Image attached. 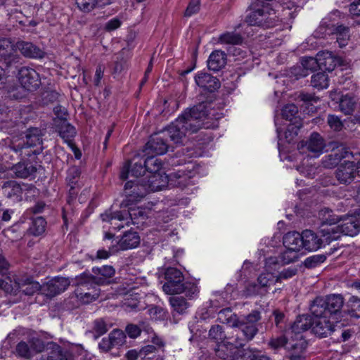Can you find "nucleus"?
I'll list each match as a JSON object with an SVG mask.
<instances>
[{
    "label": "nucleus",
    "mask_w": 360,
    "mask_h": 360,
    "mask_svg": "<svg viewBox=\"0 0 360 360\" xmlns=\"http://www.w3.org/2000/svg\"><path fill=\"white\" fill-rule=\"evenodd\" d=\"M207 117L206 106L200 103L184 111L165 129L150 136L146 143L147 148L156 155H163L168 150V138L174 143H179L187 133L197 132L204 127V120Z\"/></svg>",
    "instance_id": "nucleus-1"
},
{
    "label": "nucleus",
    "mask_w": 360,
    "mask_h": 360,
    "mask_svg": "<svg viewBox=\"0 0 360 360\" xmlns=\"http://www.w3.org/2000/svg\"><path fill=\"white\" fill-rule=\"evenodd\" d=\"M165 280L162 285L163 291L167 295L180 294L184 292L190 299L194 298L199 292L196 284L185 281V278L181 270L176 267H167L165 270Z\"/></svg>",
    "instance_id": "nucleus-2"
},
{
    "label": "nucleus",
    "mask_w": 360,
    "mask_h": 360,
    "mask_svg": "<svg viewBox=\"0 0 360 360\" xmlns=\"http://www.w3.org/2000/svg\"><path fill=\"white\" fill-rule=\"evenodd\" d=\"M261 313L258 310H253L248 315L243 316V321H238L233 323L232 328H238V332L232 336L230 342L233 349L244 347L248 342L252 340L259 332V321L261 320Z\"/></svg>",
    "instance_id": "nucleus-3"
},
{
    "label": "nucleus",
    "mask_w": 360,
    "mask_h": 360,
    "mask_svg": "<svg viewBox=\"0 0 360 360\" xmlns=\"http://www.w3.org/2000/svg\"><path fill=\"white\" fill-rule=\"evenodd\" d=\"M345 300L340 294H331L326 297H316L310 305L312 315H326L340 317Z\"/></svg>",
    "instance_id": "nucleus-4"
},
{
    "label": "nucleus",
    "mask_w": 360,
    "mask_h": 360,
    "mask_svg": "<svg viewBox=\"0 0 360 360\" xmlns=\"http://www.w3.org/2000/svg\"><path fill=\"white\" fill-rule=\"evenodd\" d=\"M360 231V220L354 217L344 219L340 224L329 229H323L326 242L338 240L341 234L354 236Z\"/></svg>",
    "instance_id": "nucleus-5"
},
{
    "label": "nucleus",
    "mask_w": 360,
    "mask_h": 360,
    "mask_svg": "<svg viewBox=\"0 0 360 360\" xmlns=\"http://www.w3.org/2000/svg\"><path fill=\"white\" fill-rule=\"evenodd\" d=\"M18 79L21 86L30 91L38 89L41 85L39 75L33 68L23 66L18 69Z\"/></svg>",
    "instance_id": "nucleus-6"
},
{
    "label": "nucleus",
    "mask_w": 360,
    "mask_h": 360,
    "mask_svg": "<svg viewBox=\"0 0 360 360\" xmlns=\"http://www.w3.org/2000/svg\"><path fill=\"white\" fill-rule=\"evenodd\" d=\"M70 285L68 278L57 276L41 285V294L51 298L64 292Z\"/></svg>",
    "instance_id": "nucleus-7"
},
{
    "label": "nucleus",
    "mask_w": 360,
    "mask_h": 360,
    "mask_svg": "<svg viewBox=\"0 0 360 360\" xmlns=\"http://www.w3.org/2000/svg\"><path fill=\"white\" fill-rule=\"evenodd\" d=\"M312 332L319 338H326L336 330L337 326L329 320V316L313 315Z\"/></svg>",
    "instance_id": "nucleus-8"
},
{
    "label": "nucleus",
    "mask_w": 360,
    "mask_h": 360,
    "mask_svg": "<svg viewBox=\"0 0 360 360\" xmlns=\"http://www.w3.org/2000/svg\"><path fill=\"white\" fill-rule=\"evenodd\" d=\"M313 317L308 314L300 315L297 317L296 320L287 328L288 332H291L292 338L305 339L303 333L312 329Z\"/></svg>",
    "instance_id": "nucleus-9"
},
{
    "label": "nucleus",
    "mask_w": 360,
    "mask_h": 360,
    "mask_svg": "<svg viewBox=\"0 0 360 360\" xmlns=\"http://www.w3.org/2000/svg\"><path fill=\"white\" fill-rule=\"evenodd\" d=\"M124 193L128 201L131 202L139 201L148 193L147 188L145 186L143 179L141 182L139 181H129L125 184Z\"/></svg>",
    "instance_id": "nucleus-10"
},
{
    "label": "nucleus",
    "mask_w": 360,
    "mask_h": 360,
    "mask_svg": "<svg viewBox=\"0 0 360 360\" xmlns=\"http://www.w3.org/2000/svg\"><path fill=\"white\" fill-rule=\"evenodd\" d=\"M307 345L306 339L292 338L286 351L289 360H306Z\"/></svg>",
    "instance_id": "nucleus-11"
},
{
    "label": "nucleus",
    "mask_w": 360,
    "mask_h": 360,
    "mask_svg": "<svg viewBox=\"0 0 360 360\" xmlns=\"http://www.w3.org/2000/svg\"><path fill=\"white\" fill-rule=\"evenodd\" d=\"M335 174L337 180L340 184H351L356 174L355 162L352 161H345L338 166Z\"/></svg>",
    "instance_id": "nucleus-12"
},
{
    "label": "nucleus",
    "mask_w": 360,
    "mask_h": 360,
    "mask_svg": "<svg viewBox=\"0 0 360 360\" xmlns=\"http://www.w3.org/2000/svg\"><path fill=\"white\" fill-rule=\"evenodd\" d=\"M349 153L348 149L342 145L337 146L331 150L330 153L322 158L321 165L327 169L334 168L343 158L347 157Z\"/></svg>",
    "instance_id": "nucleus-13"
},
{
    "label": "nucleus",
    "mask_w": 360,
    "mask_h": 360,
    "mask_svg": "<svg viewBox=\"0 0 360 360\" xmlns=\"http://www.w3.org/2000/svg\"><path fill=\"white\" fill-rule=\"evenodd\" d=\"M146 171L143 159L136 157L124 164L120 172V179L126 180L128 178L129 172L131 176L139 177L143 174Z\"/></svg>",
    "instance_id": "nucleus-14"
},
{
    "label": "nucleus",
    "mask_w": 360,
    "mask_h": 360,
    "mask_svg": "<svg viewBox=\"0 0 360 360\" xmlns=\"http://www.w3.org/2000/svg\"><path fill=\"white\" fill-rule=\"evenodd\" d=\"M322 233V237L319 236L316 233L311 230L306 229L302 231V248L308 251H316L321 248L324 243L326 242V238Z\"/></svg>",
    "instance_id": "nucleus-15"
},
{
    "label": "nucleus",
    "mask_w": 360,
    "mask_h": 360,
    "mask_svg": "<svg viewBox=\"0 0 360 360\" xmlns=\"http://www.w3.org/2000/svg\"><path fill=\"white\" fill-rule=\"evenodd\" d=\"M14 47L9 39L0 38V56L8 67L19 62L20 57L15 53Z\"/></svg>",
    "instance_id": "nucleus-16"
},
{
    "label": "nucleus",
    "mask_w": 360,
    "mask_h": 360,
    "mask_svg": "<svg viewBox=\"0 0 360 360\" xmlns=\"http://www.w3.org/2000/svg\"><path fill=\"white\" fill-rule=\"evenodd\" d=\"M15 287L25 295L31 296L38 291L41 292V285L30 276L15 280Z\"/></svg>",
    "instance_id": "nucleus-17"
},
{
    "label": "nucleus",
    "mask_w": 360,
    "mask_h": 360,
    "mask_svg": "<svg viewBox=\"0 0 360 360\" xmlns=\"http://www.w3.org/2000/svg\"><path fill=\"white\" fill-rule=\"evenodd\" d=\"M252 21L254 23H259V27L266 28L274 27L278 20V17L275 11L271 8L268 5L260 1V15L259 19Z\"/></svg>",
    "instance_id": "nucleus-18"
},
{
    "label": "nucleus",
    "mask_w": 360,
    "mask_h": 360,
    "mask_svg": "<svg viewBox=\"0 0 360 360\" xmlns=\"http://www.w3.org/2000/svg\"><path fill=\"white\" fill-rule=\"evenodd\" d=\"M297 114L298 108L294 104H288L285 105L281 111L283 118L290 122L289 127L291 126L292 128H288V130L291 131H295V134H297V130H299L302 126L301 119L297 116Z\"/></svg>",
    "instance_id": "nucleus-19"
},
{
    "label": "nucleus",
    "mask_w": 360,
    "mask_h": 360,
    "mask_svg": "<svg viewBox=\"0 0 360 360\" xmlns=\"http://www.w3.org/2000/svg\"><path fill=\"white\" fill-rule=\"evenodd\" d=\"M196 84L209 92H214L221 84L219 80L207 72H199L195 77Z\"/></svg>",
    "instance_id": "nucleus-20"
},
{
    "label": "nucleus",
    "mask_w": 360,
    "mask_h": 360,
    "mask_svg": "<svg viewBox=\"0 0 360 360\" xmlns=\"http://www.w3.org/2000/svg\"><path fill=\"white\" fill-rule=\"evenodd\" d=\"M149 335L151 338L150 342L152 344L145 345L140 349L141 358H145L146 356H150L155 353H165L164 348L165 344L162 339L158 337L154 331Z\"/></svg>",
    "instance_id": "nucleus-21"
},
{
    "label": "nucleus",
    "mask_w": 360,
    "mask_h": 360,
    "mask_svg": "<svg viewBox=\"0 0 360 360\" xmlns=\"http://www.w3.org/2000/svg\"><path fill=\"white\" fill-rule=\"evenodd\" d=\"M319 69L323 71L332 72L338 65L342 63V59L330 51L319 53Z\"/></svg>",
    "instance_id": "nucleus-22"
},
{
    "label": "nucleus",
    "mask_w": 360,
    "mask_h": 360,
    "mask_svg": "<svg viewBox=\"0 0 360 360\" xmlns=\"http://www.w3.org/2000/svg\"><path fill=\"white\" fill-rule=\"evenodd\" d=\"M15 48L27 58H41L44 55L40 48L30 41H18L15 44Z\"/></svg>",
    "instance_id": "nucleus-23"
},
{
    "label": "nucleus",
    "mask_w": 360,
    "mask_h": 360,
    "mask_svg": "<svg viewBox=\"0 0 360 360\" xmlns=\"http://www.w3.org/2000/svg\"><path fill=\"white\" fill-rule=\"evenodd\" d=\"M193 177L192 172H186L184 170H178L177 172L171 173L169 176L164 178L168 179V182L174 186L184 189L191 183Z\"/></svg>",
    "instance_id": "nucleus-24"
},
{
    "label": "nucleus",
    "mask_w": 360,
    "mask_h": 360,
    "mask_svg": "<svg viewBox=\"0 0 360 360\" xmlns=\"http://www.w3.org/2000/svg\"><path fill=\"white\" fill-rule=\"evenodd\" d=\"M325 146L323 139L316 132L312 133L304 144L302 143V146H305L307 150L312 153L314 156H319L322 153Z\"/></svg>",
    "instance_id": "nucleus-25"
},
{
    "label": "nucleus",
    "mask_w": 360,
    "mask_h": 360,
    "mask_svg": "<svg viewBox=\"0 0 360 360\" xmlns=\"http://www.w3.org/2000/svg\"><path fill=\"white\" fill-rule=\"evenodd\" d=\"M22 191L21 185L13 180L7 181L2 186L3 194L15 202L22 200Z\"/></svg>",
    "instance_id": "nucleus-26"
},
{
    "label": "nucleus",
    "mask_w": 360,
    "mask_h": 360,
    "mask_svg": "<svg viewBox=\"0 0 360 360\" xmlns=\"http://www.w3.org/2000/svg\"><path fill=\"white\" fill-rule=\"evenodd\" d=\"M140 243V237L137 232L127 231L124 233L121 239L116 242L119 250H127L136 248Z\"/></svg>",
    "instance_id": "nucleus-27"
},
{
    "label": "nucleus",
    "mask_w": 360,
    "mask_h": 360,
    "mask_svg": "<svg viewBox=\"0 0 360 360\" xmlns=\"http://www.w3.org/2000/svg\"><path fill=\"white\" fill-rule=\"evenodd\" d=\"M92 273L98 285H108L110 283L109 279L114 276L115 274V268L111 265H103L101 267L92 268Z\"/></svg>",
    "instance_id": "nucleus-28"
},
{
    "label": "nucleus",
    "mask_w": 360,
    "mask_h": 360,
    "mask_svg": "<svg viewBox=\"0 0 360 360\" xmlns=\"http://www.w3.org/2000/svg\"><path fill=\"white\" fill-rule=\"evenodd\" d=\"M258 284L250 283L247 285L245 293L247 296H252L258 293L259 285L264 288L274 283V276L269 273L261 274L257 278Z\"/></svg>",
    "instance_id": "nucleus-29"
},
{
    "label": "nucleus",
    "mask_w": 360,
    "mask_h": 360,
    "mask_svg": "<svg viewBox=\"0 0 360 360\" xmlns=\"http://www.w3.org/2000/svg\"><path fill=\"white\" fill-rule=\"evenodd\" d=\"M12 171L16 177L27 179L34 175L37 167L30 162H22L13 165Z\"/></svg>",
    "instance_id": "nucleus-30"
},
{
    "label": "nucleus",
    "mask_w": 360,
    "mask_h": 360,
    "mask_svg": "<svg viewBox=\"0 0 360 360\" xmlns=\"http://www.w3.org/2000/svg\"><path fill=\"white\" fill-rule=\"evenodd\" d=\"M76 283L77 288L80 290H93V289H99L98 283L94 274L83 273L76 277Z\"/></svg>",
    "instance_id": "nucleus-31"
},
{
    "label": "nucleus",
    "mask_w": 360,
    "mask_h": 360,
    "mask_svg": "<svg viewBox=\"0 0 360 360\" xmlns=\"http://www.w3.org/2000/svg\"><path fill=\"white\" fill-rule=\"evenodd\" d=\"M226 56L224 51L216 50L213 51L207 60V67L210 70L217 72L225 67Z\"/></svg>",
    "instance_id": "nucleus-32"
},
{
    "label": "nucleus",
    "mask_w": 360,
    "mask_h": 360,
    "mask_svg": "<svg viewBox=\"0 0 360 360\" xmlns=\"http://www.w3.org/2000/svg\"><path fill=\"white\" fill-rule=\"evenodd\" d=\"M25 138L26 141H23V143L21 146L20 143L17 146L19 150H21L23 148L40 146L42 143L41 131L38 128L30 129L27 131Z\"/></svg>",
    "instance_id": "nucleus-33"
},
{
    "label": "nucleus",
    "mask_w": 360,
    "mask_h": 360,
    "mask_svg": "<svg viewBox=\"0 0 360 360\" xmlns=\"http://www.w3.org/2000/svg\"><path fill=\"white\" fill-rule=\"evenodd\" d=\"M283 245L289 250L300 251L302 248V233L288 232L283 236Z\"/></svg>",
    "instance_id": "nucleus-34"
},
{
    "label": "nucleus",
    "mask_w": 360,
    "mask_h": 360,
    "mask_svg": "<svg viewBox=\"0 0 360 360\" xmlns=\"http://www.w3.org/2000/svg\"><path fill=\"white\" fill-rule=\"evenodd\" d=\"M290 333L285 329L280 335L271 337L268 342V345L271 349L275 351L281 348H284L287 351L288 343L292 340Z\"/></svg>",
    "instance_id": "nucleus-35"
},
{
    "label": "nucleus",
    "mask_w": 360,
    "mask_h": 360,
    "mask_svg": "<svg viewBox=\"0 0 360 360\" xmlns=\"http://www.w3.org/2000/svg\"><path fill=\"white\" fill-rule=\"evenodd\" d=\"M40 360H73L72 354L60 346L55 345L47 356H42Z\"/></svg>",
    "instance_id": "nucleus-36"
},
{
    "label": "nucleus",
    "mask_w": 360,
    "mask_h": 360,
    "mask_svg": "<svg viewBox=\"0 0 360 360\" xmlns=\"http://www.w3.org/2000/svg\"><path fill=\"white\" fill-rule=\"evenodd\" d=\"M153 329L148 323L141 322L139 325L129 323L125 328V333L130 338L135 339L139 337L141 332H145L150 335L153 332Z\"/></svg>",
    "instance_id": "nucleus-37"
},
{
    "label": "nucleus",
    "mask_w": 360,
    "mask_h": 360,
    "mask_svg": "<svg viewBox=\"0 0 360 360\" xmlns=\"http://www.w3.org/2000/svg\"><path fill=\"white\" fill-rule=\"evenodd\" d=\"M167 181H168V179H163L160 174H154L148 176L147 181L143 180V182L148 193L162 190L165 186Z\"/></svg>",
    "instance_id": "nucleus-38"
},
{
    "label": "nucleus",
    "mask_w": 360,
    "mask_h": 360,
    "mask_svg": "<svg viewBox=\"0 0 360 360\" xmlns=\"http://www.w3.org/2000/svg\"><path fill=\"white\" fill-rule=\"evenodd\" d=\"M319 217L321 219V232L323 229H329L333 227L337 222L339 221L338 216L335 215L331 210L325 209L319 212Z\"/></svg>",
    "instance_id": "nucleus-39"
},
{
    "label": "nucleus",
    "mask_w": 360,
    "mask_h": 360,
    "mask_svg": "<svg viewBox=\"0 0 360 360\" xmlns=\"http://www.w3.org/2000/svg\"><path fill=\"white\" fill-rule=\"evenodd\" d=\"M334 34L336 35V42L340 48L345 47L349 40V29L342 25H338L334 29Z\"/></svg>",
    "instance_id": "nucleus-40"
},
{
    "label": "nucleus",
    "mask_w": 360,
    "mask_h": 360,
    "mask_svg": "<svg viewBox=\"0 0 360 360\" xmlns=\"http://www.w3.org/2000/svg\"><path fill=\"white\" fill-rule=\"evenodd\" d=\"M243 38L238 34L233 32H227L221 34L219 37V42L221 44H229L232 46L240 45L243 43Z\"/></svg>",
    "instance_id": "nucleus-41"
},
{
    "label": "nucleus",
    "mask_w": 360,
    "mask_h": 360,
    "mask_svg": "<svg viewBox=\"0 0 360 360\" xmlns=\"http://www.w3.org/2000/svg\"><path fill=\"white\" fill-rule=\"evenodd\" d=\"M217 347L215 349L216 355L222 359H228L231 358L232 360L234 354L232 345L230 342H220L217 345Z\"/></svg>",
    "instance_id": "nucleus-42"
},
{
    "label": "nucleus",
    "mask_w": 360,
    "mask_h": 360,
    "mask_svg": "<svg viewBox=\"0 0 360 360\" xmlns=\"http://www.w3.org/2000/svg\"><path fill=\"white\" fill-rule=\"evenodd\" d=\"M143 162L146 170L149 173L151 174H160L159 172L162 167V164L159 158L155 156H150L146 159H143Z\"/></svg>",
    "instance_id": "nucleus-43"
},
{
    "label": "nucleus",
    "mask_w": 360,
    "mask_h": 360,
    "mask_svg": "<svg viewBox=\"0 0 360 360\" xmlns=\"http://www.w3.org/2000/svg\"><path fill=\"white\" fill-rule=\"evenodd\" d=\"M218 319L221 322L226 323L233 327V323L238 321H243V316L238 317L236 314H233L230 308H225L219 311L218 314Z\"/></svg>",
    "instance_id": "nucleus-44"
},
{
    "label": "nucleus",
    "mask_w": 360,
    "mask_h": 360,
    "mask_svg": "<svg viewBox=\"0 0 360 360\" xmlns=\"http://www.w3.org/2000/svg\"><path fill=\"white\" fill-rule=\"evenodd\" d=\"M346 308L347 313L351 317L360 318V298L352 296L346 303Z\"/></svg>",
    "instance_id": "nucleus-45"
},
{
    "label": "nucleus",
    "mask_w": 360,
    "mask_h": 360,
    "mask_svg": "<svg viewBox=\"0 0 360 360\" xmlns=\"http://www.w3.org/2000/svg\"><path fill=\"white\" fill-rule=\"evenodd\" d=\"M356 101L352 96L346 94L340 100L339 108L345 115H351L355 108Z\"/></svg>",
    "instance_id": "nucleus-46"
},
{
    "label": "nucleus",
    "mask_w": 360,
    "mask_h": 360,
    "mask_svg": "<svg viewBox=\"0 0 360 360\" xmlns=\"http://www.w3.org/2000/svg\"><path fill=\"white\" fill-rule=\"evenodd\" d=\"M77 7L84 12L92 11L100 2L102 5L110 4V0H75Z\"/></svg>",
    "instance_id": "nucleus-47"
},
{
    "label": "nucleus",
    "mask_w": 360,
    "mask_h": 360,
    "mask_svg": "<svg viewBox=\"0 0 360 360\" xmlns=\"http://www.w3.org/2000/svg\"><path fill=\"white\" fill-rule=\"evenodd\" d=\"M76 294L77 297L84 303H89L96 300L100 295V289L93 290H80L77 288Z\"/></svg>",
    "instance_id": "nucleus-48"
},
{
    "label": "nucleus",
    "mask_w": 360,
    "mask_h": 360,
    "mask_svg": "<svg viewBox=\"0 0 360 360\" xmlns=\"http://www.w3.org/2000/svg\"><path fill=\"white\" fill-rule=\"evenodd\" d=\"M250 10L252 11L245 18L246 22L250 25L259 26V23H254V20H258L260 15V0H252L250 6Z\"/></svg>",
    "instance_id": "nucleus-49"
},
{
    "label": "nucleus",
    "mask_w": 360,
    "mask_h": 360,
    "mask_svg": "<svg viewBox=\"0 0 360 360\" xmlns=\"http://www.w3.org/2000/svg\"><path fill=\"white\" fill-rule=\"evenodd\" d=\"M59 134L65 140V141H70L76 135L75 128L64 120L61 122V124L59 127Z\"/></svg>",
    "instance_id": "nucleus-50"
},
{
    "label": "nucleus",
    "mask_w": 360,
    "mask_h": 360,
    "mask_svg": "<svg viewBox=\"0 0 360 360\" xmlns=\"http://www.w3.org/2000/svg\"><path fill=\"white\" fill-rule=\"evenodd\" d=\"M169 303L174 311L179 314H184L189 307V303L183 297H172L169 298Z\"/></svg>",
    "instance_id": "nucleus-51"
},
{
    "label": "nucleus",
    "mask_w": 360,
    "mask_h": 360,
    "mask_svg": "<svg viewBox=\"0 0 360 360\" xmlns=\"http://www.w3.org/2000/svg\"><path fill=\"white\" fill-rule=\"evenodd\" d=\"M311 84L317 89H326L329 85L328 77L325 72H318L312 75Z\"/></svg>",
    "instance_id": "nucleus-52"
},
{
    "label": "nucleus",
    "mask_w": 360,
    "mask_h": 360,
    "mask_svg": "<svg viewBox=\"0 0 360 360\" xmlns=\"http://www.w3.org/2000/svg\"><path fill=\"white\" fill-rule=\"evenodd\" d=\"M46 221L42 217H37L32 219V226L30 227V233L36 236H40L46 230Z\"/></svg>",
    "instance_id": "nucleus-53"
},
{
    "label": "nucleus",
    "mask_w": 360,
    "mask_h": 360,
    "mask_svg": "<svg viewBox=\"0 0 360 360\" xmlns=\"http://www.w3.org/2000/svg\"><path fill=\"white\" fill-rule=\"evenodd\" d=\"M209 338L217 344L225 342L226 336L223 327L220 325L212 326L209 330Z\"/></svg>",
    "instance_id": "nucleus-54"
},
{
    "label": "nucleus",
    "mask_w": 360,
    "mask_h": 360,
    "mask_svg": "<svg viewBox=\"0 0 360 360\" xmlns=\"http://www.w3.org/2000/svg\"><path fill=\"white\" fill-rule=\"evenodd\" d=\"M128 212L117 211L112 212L111 211H106L105 213L101 214V217L103 221H110L112 220L117 219L119 221H123L128 219Z\"/></svg>",
    "instance_id": "nucleus-55"
},
{
    "label": "nucleus",
    "mask_w": 360,
    "mask_h": 360,
    "mask_svg": "<svg viewBox=\"0 0 360 360\" xmlns=\"http://www.w3.org/2000/svg\"><path fill=\"white\" fill-rule=\"evenodd\" d=\"M108 330L107 324L103 319H98L93 322L91 332L96 339L106 333Z\"/></svg>",
    "instance_id": "nucleus-56"
},
{
    "label": "nucleus",
    "mask_w": 360,
    "mask_h": 360,
    "mask_svg": "<svg viewBox=\"0 0 360 360\" xmlns=\"http://www.w3.org/2000/svg\"><path fill=\"white\" fill-rule=\"evenodd\" d=\"M108 336L114 347L122 346L126 342V334L122 330L114 329Z\"/></svg>",
    "instance_id": "nucleus-57"
},
{
    "label": "nucleus",
    "mask_w": 360,
    "mask_h": 360,
    "mask_svg": "<svg viewBox=\"0 0 360 360\" xmlns=\"http://www.w3.org/2000/svg\"><path fill=\"white\" fill-rule=\"evenodd\" d=\"M326 259V256L323 254L314 255L306 258L304 261V265L306 268L313 269L323 263Z\"/></svg>",
    "instance_id": "nucleus-58"
},
{
    "label": "nucleus",
    "mask_w": 360,
    "mask_h": 360,
    "mask_svg": "<svg viewBox=\"0 0 360 360\" xmlns=\"http://www.w3.org/2000/svg\"><path fill=\"white\" fill-rule=\"evenodd\" d=\"M302 65L304 68L303 71L310 70L311 72H313L316 70L318 68L319 69V54H317L316 58H303L302 60Z\"/></svg>",
    "instance_id": "nucleus-59"
},
{
    "label": "nucleus",
    "mask_w": 360,
    "mask_h": 360,
    "mask_svg": "<svg viewBox=\"0 0 360 360\" xmlns=\"http://www.w3.org/2000/svg\"><path fill=\"white\" fill-rule=\"evenodd\" d=\"M297 250L286 248V250L280 255L281 265H285L295 262L297 258Z\"/></svg>",
    "instance_id": "nucleus-60"
},
{
    "label": "nucleus",
    "mask_w": 360,
    "mask_h": 360,
    "mask_svg": "<svg viewBox=\"0 0 360 360\" xmlns=\"http://www.w3.org/2000/svg\"><path fill=\"white\" fill-rule=\"evenodd\" d=\"M60 94L54 90L45 91L41 95V101L44 105H49L58 101Z\"/></svg>",
    "instance_id": "nucleus-61"
},
{
    "label": "nucleus",
    "mask_w": 360,
    "mask_h": 360,
    "mask_svg": "<svg viewBox=\"0 0 360 360\" xmlns=\"http://www.w3.org/2000/svg\"><path fill=\"white\" fill-rule=\"evenodd\" d=\"M255 356L251 349H240L234 353L232 360H254Z\"/></svg>",
    "instance_id": "nucleus-62"
},
{
    "label": "nucleus",
    "mask_w": 360,
    "mask_h": 360,
    "mask_svg": "<svg viewBox=\"0 0 360 360\" xmlns=\"http://www.w3.org/2000/svg\"><path fill=\"white\" fill-rule=\"evenodd\" d=\"M327 123L333 130L340 131L342 129L344 124L339 117L335 115H328Z\"/></svg>",
    "instance_id": "nucleus-63"
},
{
    "label": "nucleus",
    "mask_w": 360,
    "mask_h": 360,
    "mask_svg": "<svg viewBox=\"0 0 360 360\" xmlns=\"http://www.w3.org/2000/svg\"><path fill=\"white\" fill-rule=\"evenodd\" d=\"M18 356L25 359H30L32 356V351L29 345L25 342H19L15 348Z\"/></svg>",
    "instance_id": "nucleus-64"
}]
</instances>
